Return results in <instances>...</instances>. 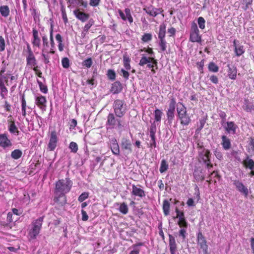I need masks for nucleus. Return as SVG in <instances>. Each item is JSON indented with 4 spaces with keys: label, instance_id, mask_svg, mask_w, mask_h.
<instances>
[{
    "label": "nucleus",
    "instance_id": "obj_56",
    "mask_svg": "<svg viewBox=\"0 0 254 254\" xmlns=\"http://www.w3.org/2000/svg\"><path fill=\"white\" fill-rule=\"evenodd\" d=\"M156 131V125L155 123L151 124L149 128V133L150 136H155V133Z\"/></svg>",
    "mask_w": 254,
    "mask_h": 254
},
{
    "label": "nucleus",
    "instance_id": "obj_50",
    "mask_svg": "<svg viewBox=\"0 0 254 254\" xmlns=\"http://www.w3.org/2000/svg\"><path fill=\"white\" fill-rule=\"evenodd\" d=\"M107 75L108 78L111 80H114L116 79V73L113 69H108Z\"/></svg>",
    "mask_w": 254,
    "mask_h": 254
},
{
    "label": "nucleus",
    "instance_id": "obj_39",
    "mask_svg": "<svg viewBox=\"0 0 254 254\" xmlns=\"http://www.w3.org/2000/svg\"><path fill=\"white\" fill-rule=\"evenodd\" d=\"M242 8L244 10L248 9L252 5L253 0H241Z\"/></svg>",
    "mask_w": 254,
    "mask_h": 254
},
{
    "label": "nucleus",
    "instance_id": "obj_35",
    "mask_svg": "<svg viewBox=\"0 0 254 254\" xmlns=\"http://www.w3.org/2000/svg\"><path fill=\"white\" fill-rule=\"evenodd\" d=\"M53 21L51 22L50 24V45L51 47V50H53L55 48V43L53 38Z\"/></svg>",
    "mask_w": 254,
    "mask_h": 254
},
{
    "label": "nucleus",
    "instance_id": "obj_54",
    "mask_svg": "<svg viewBox=\"0 0 254 254\" xmlns=\"http://www.w3.org/2000/svg\"><path fill=\"white\" fill-rule=\"evenodd\" d=\"M94 21L93 19H91L89 20L88 23L84 26L83 31L86 33L88 32L90 27L94 24Z\"/></svg>",
    "mask_w": 254,
    "mask_h": 254
},
{
    "label": "nucleus",
    "instance_id": "obj_59",
    "mask_svg": "<svg viewBox=\"0 0 254 254\" xmlns=\"http://www.w3.org/2000/svg\"><path fill=\"white\" fill-rule=\"evenodd\" d=\"M86 84H88L90 85V88H93V87L96 85V83L95 82V79L94 77H93L91 79H88L86 81Z\"/></svg>",
    "mask_w": 254,
    "mask_h": 254
},
{
    "label": "nucleus",
    "instance_id": "obj_47",
    "mask_svg": "<svg viewBox=\"0 0 254 254\" xmlns=\"http://www.w3.org/2000/svg\"><path fill=\"white\" fill-rule=\"evenodd\" d=\"M42 38L43 42L42 50H45V51H46L47 50V48L49 46L48 38L46 35H44L42 36Z\"/></svg>",
    "mask_w": 254,
    "mask_h": 254
},
{
    "label": "nucleus",
    "instance_id": "obj_14",
    "mask_svg": "<svg viewBox=\"0 0 254 254\" xmlns=\"http://www.w3.org/2000/svg\"><path fill=\"white\" fill-rule=\"evenodd\" d=\"M32 44L34 47L39 48L41 45V39L39 36L38 31L35 28L32 29Z\"/></svg>",
    "mask_w": 254,
    "mask_h": 254
},
{
    "label": "nucleus",
    "instance_id": "obj_33",
    "mask_svg": "<svg viewBox=\"0 0 254 254\" xmlns=\"http://www.w3.org/2000/svg\"><path fill=\"white\" fill-rule=\"evenodd\" d=\"M10 13V10L7 5H1L0 6V13L2 16L7 17Z\"/></svg>",
    "mask_w": 254,
    "mask_h": 254
},
{
    "label": "nucleus",
    "instance_id": "obj_60",
    "mask_svg": "<svg viewBox=\"0 0 254 254\" xmlns=\"http://www.w3.org/2000/svg\"><path fill=\"white\" fill-rule=\"evenodd\" d=\"M178 224L181 228H187L188 227V223L186 219L179 220Z\"/></svg>",
    "mask_w": 254,
    "mask_h": 254
},
{
    "label": "nucleus",
    "instance_id": "obj_3",
    "mask_svg": "<svg viewBox=\"0 0 254 254\" xmlns=\"http://www.w3.org/2000/svg\"><path fill=\"white\" fill-rule=\"evenodd\" d=\"M121 118L117 117L113 113H109L107 116L106 125L111 126L112 128L122 129L124 127Z\"/></svg>",
    "mask_w": 254,
    "mask_h": 254
},
{
    "label": "nucleus",
    "instance_id": "obj_12",
    "mask_svg": "<svg viewBox=\"0 0 254 254\" xmlns=\"http://www.w3.org/2000/svg\"><path fill=\"white\" fill-rule=\"evenodd\" d=\"M197 244L203 251L208 250V246L206 244V240L201 232H199L197 235Z\"/></svg>",
    "mask_w": 254,
    "mask_h": 254
},
{
    "label": "nucleus",
    "instance_id": "obj_62",
    "mask_svg": "<svg viewBox=\"0 0 254 254\" xmlns=\"http://www.w3.org/2000/svg\"><path fill=\"white\" fill-rule=\"evenodd\" d=\"M176 212L177 213V218H179V220L185 219L184 212L180 211L177 208H176Z\"/></svg>",
    "mask_w": 254,
    "mask_h": 254
},
{
    "label": "nucleus",
    "instance_id": "obj_58",
    "mask_svg": "<svg viewBox=\"0 0 254 254\" xmlns=\"http://www.w3.org/2000/svg\"><path fill=\"white\" fill-rule=\"evenodd\" d=\"M62 64L64 68H67L69 66V60L67 58H64L62 60Z\"/></svg>",
    "mask_w": 254,
    "mask_h": 254
},
{
    "label": "nucleus",
    "instance_id": "obj_17",
    "mask_svg": "<svg viewBox=\"0 0 254 254\" xmlns=\"http://www.w3.org/2000/svg\"><path fill=\"white\" fill-rule=\"evenodd\" d=\"M26 63L27 65L30 68H32L33 66L37 64L36 58L30 50H29L28 55L26 57Z\"/></svg>",
    "mask_w": 254,
    "mask_h": 254
},
{
    "label": "nucleus",
    "instance_id": "obj_6",
    "mask_svg": "<svg viewBox=\"0 0 254 254\" xmlns=\"http://www.w3.org/2000/svg\"><path fill=\"white\" fill-rule=\"evenodd\" d=\"M176 102L174 98H172L169 103V107L166 112L168 123L171 125L175 118V111Z\"/></svg>",
    "mask_w": 254,
    "mask_h": 254
},
{
    "label": "nucleus",
    "instance_id": "obj_21",
    "mask_svg": "<svg viewBox=\"0 0 254 254\" xmlns=\"http://www.w3.org/2000/svg\"><path fill=\"white\" fill-rule=\"evenodd\" d=\"M123 89L122 84L118 81H115L112 84L110 91L114 94L120 93Z\"/></svg>",
    "mask_w": 254,
    "mask_h": 254
},
{
    "label": "nucleus",
    "instance_id": "obj_32",
    "mask_svg": "<svg viewBox=\"0 0 254 254\" xmlns=\"http://www.w3.org/2000/svg\"><path fill=\"white\" fill-rule=\"evenodd\" d=\"M121 146L123 149L128 150L131 152V144L129 140L123 139L122 141Z\"/></svg>",
    "mask_w": 254,
    "mask_h": 254
},
{
    "label": "nucleus",
    "instance_id": "obj_41",
    "mask_svg": "<svg viewBox=\"0 0 254 254\" xmlns=\"http://www.w3.org/2000/svg\"><path fill=\"white\" fill-rule=\"evenodd\" d=\"M168 168L169 166L167 161L165 159L162 160L159 169L160 172L163 173L166 172L168 169Z\"/></svg>",
    "mask_w": 254,
    "mask_h": 254
},
{
    "label": "nucleus",
    "instance_id": "obj_46",
    "mask_svg": "<svg viewBox=\"0 0 254 254\" xmlns=\"http://www.w3.org/2000/svg\"><path fill=\"white\" fill-rule=\"evenodd\" d=\"M208 69L209 71L217 72L218 71V66L213 62H211L208 65Z\"/></svg>",
    "mask_w": 254,
    "mask_h": 254
},
{
    "label": "nucleus",
    "instance_id": "obj_2",
    "mask_svg": "<svg viewBox=\"0 0 254 254\" xmlns=\"http://www.w3.org/2000/svg\"><path fill=\"white\" fill-rule=\"evenodd\" d=\"M43 222V217H41L34 220L31 224L28 235L31 240L35 239L40 233Z\"/></svg>",
    "mask_w": 254,
    "mask_h": 254
},
{
    "label": "nucleus",
    "instance_id": "obj_31",
    "mask_svg": "<svg viewBox=\"0 0 254 254\" xmlns=\"http://www.w3.org/2000/svg\"><path fill=\"white\" fill-rule=\"evenodd\" d=\"M166 25L164 23H162L159 26V31L158 33L159 39H165L166 35Z\"/></svg>",
    "mask_w": 254,
    "mask_h": 254
},
{
    "label": "nucleus",
    "instance_id": "obj_28",
    "mask_svg": "<svg viewBox=\"0 0 254 254\" xmlns=\"http://www.w3.org/2000/svg\"><path fill=\"white\" fill-rule=\"evenodd\" d=\"M228 75L229 77L233 80H235L237 77V69L236 66L228 65Z\"/></svg>",
    "mask_w": 254,
    "mask_h": 254
},
{
    "label": "nucleus",
    "instance_id": "obj_64",
    "mask_svg": "<svg viewBox=\"0 0 254 254\" xmlns=\"http://www.w3.org/2000/svg\"><path fill=\"white\" fill-rule=\"evenodd\" d=\"M121 75H122L126 80H127L128 79L129 74L128 71L122 68L121 70Z\"/></svg>",
    "mask_w": 254,
    "mask_h": 254
},
{
    "label": "nucleus",
    "instance_id": "obj_43",
    "mask_svg": "<svg viewBox=\"0 0 254 254\" xmlns=\"http://www.w3.org/2000/svg\"><path fill=\"white\" fill-rule=\"evenodd\" d=\"M119 210L123 214H127L128 211V208L127 204L125 202L120 204Z\"/></svg>",
    "mask_w": 254,
    "mask_h": 254
},
{
    "label": "nucleus",
    "instance_id": "obj_10",
    "mask_svg": "<svg viewBox=\"0 0 254 254\" xmlns=\"http://www.w3.org/2000/svg\"><path fill=\"white\" fill-rule=\"evenodd\" d=\"M199 147L201 149V150L199 151L198 152V159L199 162L206 163V162H207V161L210 160V152L208 150L203 148L201 146Z\"/></svg>",
    "mask_w": 254,
    "mask_h": 254
},
{
    "label": "nucleus",
    "instance_id": "obj_24",
    "mask_svg": "<svg viewBox=\"0 0 254 254\" xmlns=\"http://www.w3.org/2000/svg\"><path fill=\"white\" fill-rule=\"evenodd\" d=\"M237 42H238V41L235 40L233 42V46L235 48V53L236 55L238 57H240L245 53V50L244 46L238 45L237 44Z\"/></svg>",
    "mask_w": 254,
    "mask_h": 254
},
{
    "label": "nucleus",
    "instance_id": "obj_16",
    "mask_svg": "<svg viewBox=\"0 0 254 254\" xmlns=\"http://www.w3.org/2000/svg\"><path fill=\"white\" fill-rule=\"evenodd\" d=\"M233 184L239 191L244 194L245 196H247L249 193L248 189L242 182L235 180L234 181Z\"/></svg>",
    "mask_w": 254,
    "mask_h": 254
},
{
    "label": "nucleus",
    "instance_id": "obj_25",
    "mask_svg": "<svg viewBox=\"0 0 254 254\" xmlns=\"http://www.w3.org/2000/svg\"><path fill=\"white\" fill-rule=\"evenodd\" d=\"M243 109L247 112H252L254 110V105L253 102H251L249 99L244 100Z\"/></svg>",
    "mask_w": 254,
    "mask_h": 254
},
{
    "label": "nucleus",
    "instance_id": "obj_44",
    "mask_svg": "<svg viewBox=\"0 0 254 254\" xmlns=\"http://www.w3.org/2000/svg\"><path fill=\"white\" fill-rule=\"evenodd\" d=\"M167 43L165 39H159L158 45L161 51L164 52L166 50Z\"/></svg>",
    "mask_w": 254,
    "mask_h": 254
},
{
    "label": "nucleus",
    "instance_id": "obj_45",
    "mask_svg": "<svg viewBox=\"0 0 254 254\" xmlns=\"http://www.w3.org/2000/svg\"><path fill=\"white\" fill-rule=\"evenodd\" d=\"M9 74L6 73L4 75H1L0 74V83L2 82V83L8 85V79L9 78Z\"/></svg>",
    "mask_w": 254,
    "mask_h": 254
},
{
    "label": "nucleus",
    "instance_id": "obj_55",
    "mask_svg": "<svg viewBox=\"0 0 254 254\" xmlns=\"http://www.w3.org/2000/svg\"><path fill=\"white\" fill-rule=\"evenodd\" d=\"M93 64L91 58H89L87 59L84 60L82 63V65L87 68H90Z\"/></svg>",
    "mask_w": 254,
    "mask_h": 254
},
{
    "label": "nucleus",
    "instance_id": "obj_38",
    "mask_svg": "<svg viewBox=\"0 0 254 254\" xmlns=\"http://www.w3.org/2000/svg\"><path fill=\"white\" fill-rule=\"evenodd\" d=\"M154 115L155 119L154 123H155V122H160L162 116L163 115V112L160 110L157 109L154 111Z\"/></svg>",
    "mask_w": 254,
    "mask_h": 254
},
{
    "label": "nucleus",
    "instance_id": "obj_51",
    "mask_svg": "<svg viewBox=\"0 0 254 254\" xmlns=\"http://www.w3.org/2000/svg\"><path fill=\"white\" fill-rule=\"evenodd\" d=\"M69 148L70 149L71 152L73 153H76L78 149L77 143L73 141L70 143Z\"/></svg>",
    "mask_w": 254,
    "mask_h": 254
},
{
    "label": "nucleus",
    "instance_id": "obj_34",
    "mask_svg": "<svg viewBox=\"0 0 254 254\" xmlns=\"http://www.w3.org/2000/svg\"><path fill=\"white\" fill-rule=\"evenodd\" d=\"M22 152L21 150L17 149L12 151L11 153V157L14 160H18L21 157Z\"/></svg>",
    "mask_w": 254,
    "mask_h": 254
},
{
    "label": "nucleus",
    "instance_id": "obj_63",
    "mask_svg": "<svg viewBox=\"0 0 254 254\" xmlns=\"http://www.w3.org/2000/svg\"><path fill=\"white\" fill-rule=\"evenodd\" d=\"M186 229L187 228H181V230L179 231V236L182 237V239L183 240H184L186 238V236H187Z\"/></svg>",
    "mask_w": 254,
    "mask_h": 254
},
{
    "label": "nucleus",
    "instance_id": "obj_7",
    "mask_svg": "<svg viewBox=\"0 0 254 254\" xmlns=\"http://www.w3.org/2000/svg\"><path fill=\"white\" fill-rule=\"evenodd\" d=\"M199 32L196 24L194 22L192 23L190 32V41L192 42L200 43L201 41V37L199 34Z\"/></svg>",
    "mask_w": 254,
    "mask_h": 254
},
{
    "label": "nucleus",
    "instance_id": "obj_57",
    "mask_svg": "<svg viewBox=\"0 0 254 254\" xmlns=\"http://www.w3.org/2000/svg\"><path fill=\"white\" fill-rule=\"evenodd\" d=\"M197 22L199 27L201 29H204L205 23V19L202 17H199L198 18Z\"/></svg>",
    "mask_w": 254,
    "mask_h": 254
},
{
    "label": "nucleus",
    "instance_id": "obj_27",
    "mask_svg": "<svg viewBox=\"0 0 254 254\" xmlns=\"http://www.w3.org/2000/svg\"><path fill=\"white\" fill-rule=\"evenodd\" d=\"M243 164L246 168L254 170V161L249 156H247L243 160Z\"/></svg>",
    "mask_w": 254,
    "mask_h": 254
},
{
    "label": "nucleus",
    "instance_id": "obj_49",
    "mask_svg": "<svg viewBox=\"0 0 254 254\" xmlns=\"http://www.w3.org/2000/svg\"><path fill=\"white\" fill-rule=\"evenodd\" d=\"M37 83L39 85L40 91L42 93L46 94L48 92V88L47 86L43 84V83L39 80H37Z\"/></svg>",
    "mask_w": 254,
    "mask_h": 254
},
{
    "label": "nucleus",
    "instance_id": "obj_19",
    "mask_svg": "<svg viewBox=\"0 0 254 254\" xmlns=\"http://www.w3.org/2000/svg\"><path fill=\"white\" fill-rule=\"evenodd\" d=\"M131 193L135 196H138L140 198L144 197L145 196V191L142 189L134 185H132V191Z\"/></svg>",
    "mask_w": 254,
    "mask_h": 254
},
{
    "label": "nucleus",
    "instance_id": "obj_22",
    "mask_svg": "<svg viewBox=\"0 0 254 254\" xmlns=\"http://www.w3.org/2000/svg\"><path fill=\"white\" fill-rule=\"evenodd\" d=\"M8 130L9 132L15 135H18L19 133V131L15 125V122L14 121H8Z\"/></svg>",
    "mask_w": 254,
    "mask_h": 254
},
{
    "label": "nucleus",
    "instance_id": "obj_48",
    "mask_svg": "<svg viewBox=\"0 0 254 254\" xmlns=\"http://www.w3.org/2000/svg\"><path fill=\"white\" fill-rule=\"evenodd\" d=\"M89 193L88 192H82L78 197V200L80 202H83L85 199L88 198Z\"/></svg>",
    "mask_w": 254,
    "mask_h": 254
},
{
    "label": "nucleus",
    "instance_id": "obj_61",
    "mask_svg": "<svg viewBox=\"0 0 254 254\" xmlns=\"http://www.w3.org/2000/svg\"><path fill=\"white\" fill-rule=\"evenodd\" d=\"M5 46V40L2 36H0V52L4 51Z\"/></svg>",
    "mask_w": 254,
    "mask_h": 254
},
{
    "label": "nucleus",
    "instance_id": "obj_53",
    "mask_svg": "<svg viewBox=\"0 0 254 254\" xmlns=\"http://www.w3.org/2000/svg\"><path fill=\"white\" fill-rule=\"evenodd\" d=\"M152 38V35L150 33H145L141 38V40L143 42H148L151 40Z\"/></svg>",
    "mask_w": 254,
    "mask_h": 254
},
{
    "label": "nucleus",
    "instance_id": "obj_1",
    "mask_svg": "<svg viewBox=\"0 0 254 254\" xmlns=\"http://www.w3.org/2000/svg\"><path fill=\"white\" fill-rule=\"evenodd\" d=\"M72 181L69 178L61 179L56 183L54 201L60 206L66 203L65 194L69 192L72 186Z\"/></svg>",
    "mask_w": 254,
    "mask_h": 254
},
{
    "label": "nucleus",
    "instance_id": "obj_8",
    "mask_svg": "<svg viewBox=\"0 0 254 254\" xmlns=\"http://www.w3.org/2000/svg\"><path fill=\"white\" fill-rule=\"evenodd\" d=\"M58 137L57 132L55 130L51 131L50 134L49 142L48 144V149L50 151H54L57 146Z\"/></svg>",
    "mask_w": 254,
    "mask_h": 254
},
{
    "label": "nucleus",
    "instance_id": "obj_15",
    "mask_svg": "<svg viewBox=\"0 0 254 254\" xmlns=\"http://www.w3.org/2000/svg\"><path fill=\"white\" fill-rule=\"evenodd\" d=\"M143 10L146 13L153 17H155L163 11L161 8H157L152 6L145 7Z\"/></svg>",
    "mask_w": 254,
    "mask_h": 254
},
{
    "label": "nucleus",
    "instance_id": "obj_42",
    "mask_svg": "<svg viewBox=\"0 0 254 254\" xmlns=\"http://www.w3.org/2000/svg\"><path fill=\"white\" fill-rule=\"evenodd\" d=\"M26 102L25 99L24 95H23L21 97V111L22 115L23 117H25L26 115Z\"/></svg>",
    "mask_w": 254,
    "mask_h": 254
},
{
    "label": "nucleus",
    "instance_id": "obj_18",
    "mask_svg": "<svg viewBox=\"0 0 254 254\" xmlns=\"http://www.w3.org/2000/svg\"><path fill=\"white\" fill-rule=\"evenodd\" d=\"M225 130L228 133L234 134L236 133L238 126L234 122H226V126L224 127Z\"/></svg>",
    "mask_w": 254,
    "mask_h": 254
},
{
    "label": "nucleus",
    "instance_id": "obj_29",
    "mask_svg": "<svg viewBox=\"0 0 254 254\" xmlns=\"http://www.w3.org/2000/svg\"><path fill=\"white\" fill-rule=\"evenodd\" d=\"M151 60L153 61V63L157 65V62L156 60H154L153 58L146 57L144 55L141 57L139 63V65L140 66H144L145 64L151 63Z\"/></svg>",
    "mask_w": 254,
    "mask_h": 254
},
{
    "label": "nucleus",
    "instance_id": "obj_40",
    "mask_svg": "<svg viewBox=\"0 0 254 254\" xmlns=\"http://www.w3.org/2000/svg\"><path fill=\"white\" fill-rule=\"evenodd\" d=\"M130 59L127 55H125L123 57V64L126 70H129L131 68L130 65Z\"/></svg>",
    "mask_w": 254,
    "mask_h": 254
},
{
    "label": "nucleus",
    "instance_id": "obj_37",
    "mask_svg": "<svg viewBox=\"0 0 254 254\" xmlns=\"http://www.w3.org/2000/svg\"><path fill=\"white\" fill-rule=\"evenodd\" d=\"M8 90L5 86V84L0 83V95L2 99H5L6 96L7 95Z\"/></svg>",
    "mask_w": 254,
    "mask_h": 254
},
{
    "label": "nucleus",
    "instance_id": "obj_30",
    "mask_svg": "<svg viewBox=\"0 0 254 254\" xmlns=\"http://www.w3.org/2000/svg\"><path fill=\"white\" fill-rule=\"evenodd\" d=\"M221 138L222 140V145L223 148L226 150L229 149L231 145L230 140L226 135H223Z\"/></svg>",
    "mask_w": 254,
    "mask_h": 254
},
{
    "label": "nucleus",
    "instance_id": "obj_4",
    "mask_svg": "<svg viewBox=\"0 0 254 254\" xmlns=\"http://www.w3.org/2000/svg\"><path fill=\"white\" fill-rule=\"evenodd\" d=\"M180 105H182V107L177 108L178 116L181 121V124L187 126L190 122V118L187 114L186 107L182 103H180Z\"/></svg>",
    "mask_w": 254,
    "mask_h": 254
},
{
    "label": "nucleus",
    "instance_id": "obj_9",
    "mask_svg": "<svg viewBox=\"0 0 254 254\" xmlns=\"http://www.w3.org/2000/svg\"><path fill=\"white\" fill-rule=\"evenodd\" d=\"M47 102V99L44 96L39 95L35 97V103L42 112H44L46 110Z\"/></svg>",
    "mask_w": 254,
    "mask_h": 254
},
{
    "label": "nucleus",
    "instance_id": "obj_13",
    "mask_svg": "<svg viewBox=\"0 0 254 254\" xmlns=\"http://www.w3.org/2000/svg\"><path fill=\"white\" fill-rule=\"evenodd\" d=\"M125 14L121 10L118 9V12L122 18V19L125 21L128 20L130 23L133 22V18L131 14L130 10L128 8H126L125 9Z\"/></svg>",
    "mask_w": 254,
    "mask_h": 254
},
{
    "label": "nucleus",
    "instance_id": "obj_5",
    "mask_svg": "<svg viewBox=\"0 0 254 254\" xmlns=\"http://www.w3.org/2000/svg\"><path fill=\"white\" fill-rule=\"evenodd\" d=\"M113 109L116 116L122 118L126 113V104L121 100H116L113 104Z\"/></svg>",
    "mask_w": 254,
    "mask_h": 254
},
{
    "label": "nucleus",
    "instance_id": "obj_36",
    "mask_svg": "<svg viewBox=\"0 0 254 254\" xmlns=\"http://www.w3.org/2000/svg\"><path fill=\"white\" fill-rule=\"evenodd\" d=\"M170 204L167 200H164L163 203V210L165 216H167L170 213Z\"/></svg>",
    "mask_w": 254,
    "mask_h": 254
},
{
    "label": "nucleus",
    "instance_id": "obj_52",
    "mask_svg": "<svg viewBox=\"0 0 254 254\" xmlns=\"http://www.w3.org/2000/svg\"><path fill=\"white\" fill-rule=\"evenodd\" d=\"M49 53V52L47 51V50L45 51V50H42V56L43 58L44 59V62L45 64H48L49 62V56L48 55H46L45 53Z\"/></svg>",
    "mask_w": 254,
    "mask_h": 254
},
{
    "label": "nucleus",
    "instance_id": "obj_11",
    "mask_svg": "<svg viewBox=\"0 0 254 254\" xmlns=\"http://www.w3.org/2000/svg\"><path fill=\"white\" fill-rule=\"evenodd\" d=\"M12 145L11 140L8 138L6 133H0V147L3 149L9 148Z\"/></svg>",
    "mask_w": 254,
    "mask_h": 254
},
{
    "label": "nucleus",
    "instance_id": "obj_20",
    "mask_svg": "<svg viewBox=\"0 0 254 254\" xmlns=\"http://www.w3.org/2000/svg\"><path fill=\"white\" fill-rule=\"evenodd\" d=\"M169 245L170 253L171 254H176V253L177 251V248L175 239L173 236L171 235H169Z\"/></svg>",
    "mask_w": 254,
    "mask_h": 254
},
{
    "label": "nucleus",
    "instance_id": "obj_26",
    "mask_svg": "<svg viewBox=\"0 0 254 254\" xmlns=\"http://www.w3.org/2000/svg\"><path fill=\"white\" fill-rule=\"evenodd\" d=\"M74 14L76 17L82 22H85L86 21L89 16L88 14L81 12L78 10H74Z\"/></svg>",
    "mask_w": 254,
    "mask_h": 254
},
{
    "label": "nucleus",
    "instance_id": "obj_23",
    "mask_svg": "<svg viewBox=\"0 0 254 254\" xmlns=\"http://www.w3.org/2000/svg\"><path fill=\"white\" fill-rule=\"evenodd\" d=\"M111 149L112 153L116 155H118L120 154V148L117 140L115 138H113L111 140Z\"/></svg>",
    "mask_w": 254,
    "mask_h": 254
}]
</instances>
